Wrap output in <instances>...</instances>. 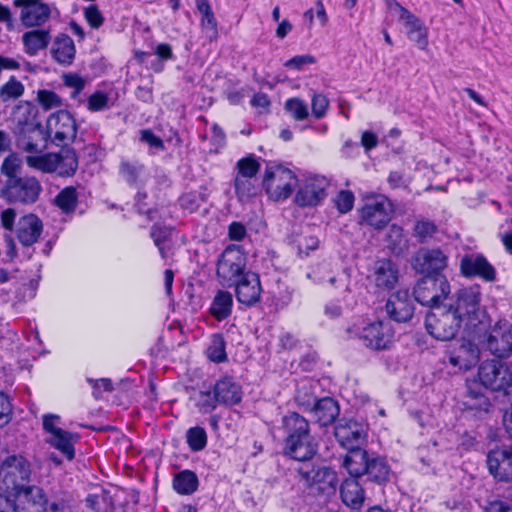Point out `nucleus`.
Segmentation results:
<instances>
[{"instance_id": "obj_1", "label": "nucleus", "mask_w": 512, "mask_h": 512, "mask_svg": "<svg viewBox=\"0 0 512 512\" xmlns=\"http://www.w3.org/2000/svg\"><path fill=\"white\" fill-rule=\"evenodd\" d=\"M481 384L495 391H504V398L510 408L504 410L503 424L512 438V371L499 360L484 361L478 370ZM489 472L500 481L512 479V447L493 449L487 455Z\"/></svg>"}, {"instance_id": "obj_2", "label": "nucleus", "mask_w": 512, "mask_h": 512, "mask_svg": "<svg viewBox=\"0 0 512 512\" xmlns=\"http://www.w3.org/2000/svg\"><path fill=\"white\" fill-rule=\"evenodd\" d=\"M283 427L287 434L284 453L297 461L311 459L317 451V443L310 434L308 421L298 413H289L283 418Z\"/></svg>"}, {"instance_id": "obj_3", "label": "nucleus", "mask_w": 512, "mask_h": 512, "mask_svg": "<svg viewBox=\"0 0 512 512\" xmlns=\"http://www.w3.org/2000/svg\"><path fill=\"white\" fill-rule=\"evenodd\" d=\"M31 464L22 455L8 456L0 466V491L8 495L24 488L31 481Z\"/></svg>"}, {"instance_id": "obj_4", "label": "nucleus", "mask_w": 512, "mask_h": 512, "mask_svg": "<svg viewBox=\"0 0 512 512\" xmlns=\"http://www.w3.org/2000/svg\"><path fill=\"white\" fill-rule=\"evenodd\" d=\"M296 184L297 177L292 170L281 164H267L262 185L271 200H286L292 194Z\"/></svg>"}, {"instance_id": "obj_5", "label": "nucleus", "mask_w": 512, "mask_h": 512, "mask_svg": "<svg viewBox=\"0 0 512 512\" xmlns=\"http://www.w3.org/2000/svg\"><path fill=\"white\" fill-rule=\"evenodd\" d=\"M13 5L19 21L26 28L44 26L60 15L56 4L47 0H14Z\"/></svg>"}, {"instance_id": "obj_6", "label": "nucleus", "mask_w": 512, "mask_h": 512, "mask_svg": "<svg viewBox=\"0 0 512 512\" xmlns=\"http://www.w3.org/2000/svg\"><path fill=\"white\" fill-rule=\"evenodd\" d=\"M247 257L238 245L228 246L217 262V277L223 285H233L245 274Z\"/></svg>"}, {"instance_id": "obj_7", "label": "nucleus", "mask_w": 512, "mask_h": 512, "mask_svg": "<svg viewBox=\"0 0 512 512\" xmlns=\"http://www.w3.org/2000/svg\"><path fill=\"white\" fill-rule=\"evenodd\" d=\"M449 294V282L441 274L426 275L417 282L414 288L415 300L423 306L438 308Z\"/></svg>"}, {"instance_id": "obj_8", "label": "nucleus", "mask_w": 512, "mask_h": 512, "mask_svg": "<svg viewBox=\"0 0 512 512\" xmlns=\"http://www.w3.org/2000/svg\"><path fill=\"white\" fill-rule=\"evenodd\" d=\"M386 13L405 26L408 38L414 42L418 48L422 50L426 49L428 46V30L422 20L402 7L395 0H386Z\"/></svg>"}, {"instance_id": "obj_9", "label": "nucleus", "mask_w": 512, "mask_h": 512, "mask_svg": "<svg viewBox=\"0 0 512 512\" xmlns=\"http://www.w3.org/2000/svg\"><path fill=\"white\" fill-rule=\"evenodd\" d=\"M461 323L462 321L459 314H456L449 308L447 310H442L438 307L437 311L429 313L425 319L427 332L440 341H449L453 339L456 336Z\"/></svg>"}, {"instance_id": "obj_10", "label": "nucleus", "mask_w": 512, "mask_h": 512, "mask_svg": "<svg viewBox=\"0 0 512 512\" xmlns=\"http://www.w3.org/2000/svg\"><path fill=\"white\" fill-rule=\"evenodd\" d=\"M46 128L48 137L57 146L67 145L76 138V121L65 110L52 113L47 119Z\"/></svg>"}, {"instance_id": "obj_11", "label": "nucleus", "mask_w": 512, "mask_h": 512, "mask_svg": "<svg viewBox=\"0 0 512 512\" xmlns=\"http://www.w3.org/2000/svg\"><path fill=\"white\" fill-rule=\"evenodd\" d=\"M329 181L324 176L313 175L306 177L295 195V203L300 207H315L327 196Z\"/></svg>"}, {"instance_id": "obj_12", "label": "nucleus", "mask_w": 512, "mask_h": 512, "mask_svg": "<svg viewBox=\"0 0 512 512\" xmlns=\"http://www.w3.org/2000/svg\"><path fill=\"white\" fill-rule=\"evenodd\" d=\"M40 182L35 177L25 176L6 181L3 193L10 202L34 203L41 192Z\"/></svg>"}, {"instance_id": "obj_13", "label": "nucleus", "mask_w": 512, "mask_h": 512, "mask_svg": "<svg viewBox=\"0 0 512 512\" xmlns=\"http://www.w3.org/2000/svg\"><path fill=\"white\" fill-rule=\"evenodd\" d=\"M492 408L491 402L483 394L482 388L476 381L467 382V393L463 401V413L467 418L482 420L487 417Z\"/></svg>"}, {"instance_id": "obj_14", "label": "nucleus", "mask_w": 512, "mask_h": 512, "mask_svg": "<svg viewBox=\"0 0 512 512\" xmlns=\"http://www.w3.org/2000/svg\"><path fill=\"white\" fill-rule=\"evenodd\" d=\"M460 271L463 276L468 278H480L486 282L496 281V269L480 253H468L460 260Z\"/></svg>"}, {"instance_id": "obj_15", "label": "nucleus", "mask_w": 512, "mask_h": 512, "mask_svg": "<svg viewBox=\"0 0 512 512\" xmlns=\"http://www.w3.org/2000/svg\"><path fill=\"white\" fill-rule=\"evenodd\" d=\"M486 345L496 357L510 356L512 353V324L507 320H499L491 329Z\"/></svg>"}, {"instance_id": "obj_16", "label": "nucleus", "mask_w": 512, "mask_h": 512, "mask_svg": "<svg viewBox=\"0 0 512 512\" xmlns=\"http://www.w3.org/2000/svg\"><path fill=\"white\" fill-rule=\"evenodd\" d=\"M334 435L345 449L359 448L367 436L366 425L353 419H341L335 426Z\"/></svg>"}, {"instance_id": "obj_17", "label": "nucleus", "mask_w": 512, "mask_h": 512, "mask_svg": "<svg viewBox=\"0 0 512 512\" xmlns=\"http://www.w3.org/2000/svg\"><path fill=\"white\" fill-rule=\"evenodd\" d=\"M17 512H45L48 500L42 488L35 485H27L14 492Z\"/></svg>"}, {"instance_id": "obj_18", "label": "nucleus", "mask_w": 512, "mask_h": 512, "mask_svg": "<svg viewBox=\"0 0 512 512\" xmlns=\"http://www.w3.org/2000/svg\"><path fill=\"white\" fill-rule=\"evenodd\" d=\"M300 475L305 483L318 493L330 494L335 491L337 475L329 467L313 466L309 470L301 469Z\"/></svg>"}, {"instance_id": "obj_19", "label": "nucleus", "mask_w": 512, "mask_h": 512, "mask_svg": "<svg viewBox=\"0 0 512 512\" xmlns=\"http://www.w3.org/2000/svg\"><path fill=\"white\" fill-rule=\"evenodd\" d=\"M479 355V348L469 340H462L450 346L447 351L448 363L459 371L474 367L479 361Z\"/></svg>"}, {"instance_id": "obj_20", "label": "nucleus", "mask_w": 512, "mask_h": 512, "mask_svg": "<svg viewBox=\"0 0 512 512\" xmlns=\"http://www.w3.org/2000/svg\"><path fill=\"white\" fill-rule=\"evenodd\" d=\"M413 268L418 273L436 275L447 266V256L440 249H421L413 258Z\"/></svg>"}, {"instance_id": "obj_21", "label": "nucleus", "mask_w": 512, "mask_h": 512, "mask_svg": "<svg viewBox=\"0 0 512 512\" xmlns=\"http://www.w3.org/2000/svg\"><path fill=\"white\" fill-rule=\"evenodd\" d=\"M21 148L28 152L26 156V164L33 169L39 170L44 173H52L59 168V154L58 153H41L37 144L27 142L21 145Z\"/></svg>"}, {"instance_id": "obj_22", "label": "nucleus", "mask_w": 512, "mask_h": 512, "mask_svg": "<svg viewBox=\"0 0 512 512\" xmlns=\"http://www.w3.org/2000/svg\"><path fill=\"white\" fill-rule=\"evenodd\" d=\"M343 466L350 474V478L357 479L366 473L371 475L372 471L377 466V461L375 459H369L367 452L359 447L348 449L343 461Z\"/></svg>"}, {"instance_id": "obj_23", "label": "nucleus", "mask_w": 512, "mask_h": 512, "mask_svg": "<svg viewBox=\"0 0 512 512\" xmlns=\"http://www.w3.org/2000/svg\"><path fill=\"white\" fill-rule=\"evenodd\" d=\"M234 284L236 285V298L240 303L251 306L259 301L261 285L256 273L247 271Z\"/></svg>"}, {"instance_id": "obj_24", "label": "nucleus", "mask_w": 512, "mask_h": 512, "mask_svg": "<svg viewBox=\"0 0 512 512\" xmlns=\"http://www.w3.org/2000/svg\"><path fill=\"white\" fill-rule=\"evenodd\" d=\"M480 293L474 288H464L457 294L455 305H450L449 309L459 314L461 321L465 319L474 320L479 310Z\"/></svg>"}, {"instance_id": "obj_25", "label": "nucleus", "mask_w": 512, "mask_h": 512, "mask_svg": "<svg viewBox=\"0 0 512 512\" xmlns=\"http://www.w3.org/2000/svg\"><path fill=\"white\" fill-rule=\"evenodd\" d=\"M119 176L127 185L136 189H141L150 177L144 164L134 159L121 160Z\"/></svg>"}, {"instance_id": "obj_26", "label": "nucleus", "mask_w": 512, "mask_h": 512, "mask_svg": "<svg viewBox=\"0 0 512 512\" xmlns=\"http://www.w3.org/2000/svg\"><path fill=\"white\" fill-rule=\"evenodd\" d=\"M408 290H399L391 295L386 302V313L397 322H406L413 316Z\"/></svg>"}, {"instance_id": "obj_27", "label": "nucleus", "mask_w": 512, "mask_h": 512, "mask_svg": "<svg viewBox=\"0 0 512 512\" xmlns=\"http://www.w3.org/2000/svg\"><path fill=\"white\" fill-rule=\"evenodd\" d=\"M43 225L41 220L34 214L21 217L16 228V235L24 246H31L39 239Z\"/></svg>"}, {"instance_id": "obj_28", "label": "nucleus", "mask_w": 512, "mask_h": 512, "mask_svg": "<svg viewBox=\"0 0 512 512\" xmlns=\"http://www.w3.org/2000/svg\"><path fill=\"white\" fill-rule=\"evenodd\" d=\"M214 393L219 404L234 405L241 401V387L230 377L219 379L214 385Z\"/></svg>"}, {"instance_id": "obj_29", "label": "nucleus", "mask_w": 512, "mask_h": 512, "mask_svg": "<svg viewBox=\"0 0 512 512\" xmlns=\"http://www.w3.org/2000/svg\"><path fill=\"white\" fill-rule=\"evenodd\" d=\"M51 54L58 63L70 65L76 54L74 41L67 34H58L52 42Z\"/></svg>"}, {"instance_id": "obj_30", "label": "nucleus", "mask_w": 512, "mask_h": 512, "mask_svg": "<svg viewBox=\"0 0 512 512\" xmlns=\"http://www.w3.org/2000/svg\"><path fill=\"white\" fill-rule=\"evenodd\" d=\"M362 222L375 228H381L384 223V198H367L360 214Z\"/></svg>"}, {"instance_id": "obj_31", "label": "nucleus", "mask_w": 512, "mask_h": 512, "mask_svg": "<svg viewBox=\"0 0 512 512\" xmlns=\"http://www.w3.org/2000/svg\"><path fill=\"white\" fill-rule=\"evenodd\" d=\"M78 435L61 429L46 438V442L61 452L68 460L75 456L74 445L78 441Z\"/></svg>"}, {"instance_id": "obj_32", "label": "nucleus", "mask_w": 512, "mask_h": 512, "mask_svg": "<svg viewBox=\"0 0 512 512\" xmlns=\"http://www.w3.org/2000/svg\"><path fill=\"white\" fill-rule=\"evenodd\" d=\"M310 410L321 426L333 423L340 411L337 402L330 397L317 400Z\"/></svg>"}, {"instance_id": "obj_33", "label": "nucleus", "mask_w": 512, "mask_h": 512, "mask_svg": "<svg viewBox=\"0 0 512 512\" xmlns=\"http://www.w3.org/2000/svg\"><path fill=\"white\" fill-rule=\"evenodd\" d=\"M340 495L343 503L352 509H359L365 498L363 488L355 478H347L343 481Z\"/></svg>"}, {"instance_id": "obj_34", "label": "nucleus", "mask_w": 512, "mask_h": 512, "mask_svg": "<svg viewBox=\"0 0 512 512\" xmlns=\"http://www.w3.org/2000/svg\"><path fill=\"white\" fill-rule=\"evenodd\" d=\"M233 308V297L228 291L218 290L212 299L209 313L218 321L227 319Z\"/></svg>"}, {"instance_id": "obj_35", "label": "nucleus", "mask_w": 512, "mask_h": 512, "mask_svg": "<svg viewBox=\"0 0 512 512\" xmlns=\"http://www.w3.org/2000/svg\"><path fill=\"white\" fill-rule=\"evenodd\" d=\"M383 323L382 320L369 321L363 327L360 338L363 340L365 346L373 350H381L384 348L383 344Z\"/></svg>"}, {"instance_id": "obj_36", "label": "nucleus", "mask_w": 512, "mask_h": 512, "mask_svg": "<svg viewBox=\"0 0 512 512\" xmlns=\"http://www.w3.org/2000/svg\"><path fill=\"white\" fill-rule=\"evenodd\" d=\"M50 39V32L44 29L30 30L22 35V42L24 44L25 51L30 55H35L40 50L45 49L48 46Z\"/></svg>"}, {"instance_id": "obj_37", "label": "nucleus", "mask_w": 512, "mask_h": 512, "mask_svg": "<svg viewBox=\"0 0 512 512\" xmlns=\"http://www.w3.org/2000/svg\"><path fill=\"white\" fill-rule=\"evenodd\" d=\"M234 190L240 202H247L259 193L258 179L234 177Z\"/></svg>"}, {"instance_id": "obj_38", "label": "nucleus", "mask_w": 512, "mask_h": 512, "mask_svg": "<svg viewBox=\"0 0 512 512\" xmlns=\"http://www.w3.org/2000/svg\"><path fill=\"white\" fill-rule=\"evenodd\" d=\"M386 248L395 255H400L407 250L408 240L401 227L395 224L389 226L386 231Z\"/></svg>"}, {"instance_id": "obj_39", "label": "nucleus", "mask_w": 512, "mask_h": 512, "mask_svg": "<svg viewBox=\"0 0 512 512\" xmlns=\"http://www.w3.org/2000/svg\"><path fill=\"white\" fill-rule=\"evenodd\" d=\"M198 478L190 470H183L177 473L173 478V488L181 495H190L197 490Z\"/></svg>"}, {"instance_id": "obj_40", "label": "nucleus", "mask_w": 512, "mask_h": 512, "mask_svg": "<svg viewBox=\"0 0 512 512\" xmlns=\"http://www.w3.org/2000/svg\"><path fill=\"white\" fill-rule=\"evenodd\" d=\"M150 235L163 259L170 256L172 246V230L168 227L153 226Z\"/></svg>"}, {"instance_id": "obj_41", "label": "nucleus", "mask_w": 512, "mask_h": 512, "mask_svg": "<svg viewBox=\"0 0 512 512\" xmlns=\"http://www.w3.org/2000/svg\"><path fill=\"white\" fill-rule=\"evenodd\" d=\"M260 163L254 154L239 159L235 165L234 177L257 179Z\"/></svg>"}, {"instance_id": "obj_42", "label": "nucleus", "mask_w": 512, "mask_h": 512, "mask_svg": "<svg viewBox=\"0 0 512 512\" xmlns=\"http://www.w3.org/2000/svg\"><path fill=\"white\" fill-rule=\"evenodd\" d=\"M190 400L202 414L212 412L217 407V403H219L215 393L213 392L212 394L210 391H195L190 396Z\"/></svg>"}, {"instance_id": "obj_43", "label": "nucleus", "mask_w": 512, "mask_h": 512, "mask_svg": "<svg viewBox=\"0 0 512 512\" xmlns=\"http://www.w3.org/2000/svg\"><path fill=\"white\" fill-rule=\"evenodd\" d=\"M226 344L221 334H213L210 344L206 350L207 357L215 363H222L227 360Z\"/></svg>"}, {"instance_id": "obj_44", "label": "nucleus", "mask_w": 512, "mask_h": 512, "mask_svg": "<svg viewBox=\"0 0 512 512\" xmlns=\"http://www.w3.org/2000/svg\"><path fill=\"white\" fill-rule=\"evenodd\" d=\"M207 433L200 426L191 427L186 432V443L191 451H202L207 445Z\"/></svg>"}, {"instance_id": "obj_45", "label": "nucleus", "mask_w": 512, "mask_h": 512, "mask_svg": "<svg viewBox=\"0 0 512 512\" xmlns=\"http://www.w3.org/2000/svg\"><path fill=\"white\" fill-rule=\"evenodd\" d=\"M24 93V85L15 77H11L0 87V99L3 102L15 100Z\"/></svg>"}, {"instance_id": "obj_46", "label": "nucleus", "mask_w": 512, "mask_h": 512, "mask_svg": "<svg viewBox=\"0 0 512 512\" xmlns=\"http://www.w3.org/2000/svg\"><path fill=\"white\" fill-rule=\"evenodd\" d=\"M56 205L65 213L73 211L77 203V192L74 187L64 188L55 198Z\"/></svg>"}, {"instance_id": "obj_47", "label": "nucleus", "mask_w": 512, "mask_h": 512, "mask_svg": "<svg viewBox=\"0 0 512 512\" xmlns=\"http://www.w3.org/2000/svg\"><path fill=\"white\" fill-rule=\"evenodd\" d=\"M78 167L76 153L72 150H66L59 154V168L56 171L62 176H70L75 173Z\"/></svg>"}, {"instance_id": "obj_48", "label": "nucleus", "mask_w": 512, "mask_h": 512, "mask_svg": "<svg viewBox=\"0 0 512 512\" xmlns=\"http://www.w3.org/2000/svg\"><path fill=\"white\" fill-rule=\"evenodd\" d=\"M296 400L299 405L306 409H311L314 403L318 400L314 392L313 384L310 381H303L301 383L297 390Z\"/></svg>"}, {"instance_id": "obj_49", "label": "nucleus", "mask_w": 512, "mask_h": 512, "mask_svg": "<svg viewBox=\"0 0 512 512\" xmlns=\"http://www.w3.org/2000/svg\"><path fill=\"white\" fill-rule=\"evenodd\" d=\"M113 104V101H111L110 96L106 92L98 90L88 98L87 108L92 112H97L109 109Z\"/></svg>"}, {"instance_id": "obj_50", "label": "nucleus", "mask_w": 512, "mask_h": 512, "mask_svg": "<svg viewBox=\"0 0 512 512\" xmlns=\"http://www.w3.org/2000/svg\"><path fill=\"white\" fill-rule=\"evenodd\" d=\"M21 167V158L17 154L12 153L4 159L1 165V172L8 178V180L17 179L19 178L17 174L20 172Z\"/></svg>"}, {"instance_id": "obj_51", "label": "nucleus", "mask_w": 512, "mask_h": 512, "mask_svg": "<svg viewBox=\"0 0 512 512\" xmlns=\"http://www.w3.org/2000/svg\"><path fill=\"white\" fill-rule=\"evenodd\" d=\"M37 100L41 107L45 110H50L62 106L61 97L51 90H39L37 92Z\"/></svg>"}, {"instance_id": "obj_52", "label": "nucleus", "mask_w": 512, "mask_h": 512, "mask_svg": "<svg viewBox=\"0 0 512 512\" xmlns=\"http://www.w3.org/2000/svg\"><path fill=\"white\" fill-rule=\"evenodd\" d=\"M328 282L332 286H334L336 284V282H340L341 284H343L345 286V294L342 298V301L346 308L352 309L356 305V303H357L356 296L352 292L351 288L349 287L348 279L346 276H342L339 278L332 276L328 279Z\"/></svg>"}, {"instance_id": "obj_53", "label": "nucleus", "mask_w": 512, "mask_h": 512, "mask_svg": "<svg viewBox=\"0 0 512 512\" xmlns=\"http://www.w3.org/2000/svg\"><path fill=\"white\" fill-rule=\"evenodd\" d=\"M285 108L296 120H304L308 116L307 106L300 99L292 98L287 100Z\"/></svg>"}, {"instance_id": "obj_54", "label": "nucleus", "mask_w": 512, "mask_h": 512, "mask_svg": "<svg viewBox=\"0 0 512 512\" xmlns=\"http://www.w3.org/2000/svg\"><path fill=\"white\" fill-rule=\"evenodd\" d=\"M436 232V225L430 220H420L416 222L414 226L415 236L419 238L421 242L431 238Z\"/></svg>"}, {"instance_id": "obj_55", "label": "nucleus", "mask_w": 512, "mask_h": 512, "mask_svg": "<svg viewBox=\"0 0 512 512\" xmlns=\"http://www.w3.org/2000/svg\"><path fill=\"white\" fill-rule=\"evenodd\" d=\"M200 25L207 35L213 39L217 36V21L211 9L200 12Z\"/></svg>"}, {"instance_id": "obj_56", "label": "nucleus", "mask_w": 512, "mask_h": 512, "mask_svg": "<svg viewBox=\"0 0 512 512\" xmlns=\"http://www.w3.org/2000/svg\"><path fill=\"white\" fill-rule=\"evenodd\" d=\"M334 203L340 213H347L353 208L354 195L347 190L340 191L335 197Z\"/></svg>"}, {"instance_id": "obj_57", "label": "nucleus", "mask_w": 512, "mask_h": 512, "mask_svg": "<svg viewBox=\"0 0 512 512\" xmlns=\"http://www.w3.org/2000/svg\"><path fill=\"white\" fill-rule=\"evenodd\" d=\"M64 84L73 89L71 97L76 98L85 87V80L80 75L68 73L63 76Z\"/></svg>"}, {"instance_id": "obj_58", "label": "nucleus", "mask_w": 512, "mask_h": 512, "mask_svg": "<svg viewBox=\"0 0 512 512\" xmlns=\"http://www.w3.org/2000/svg\"><path fill=\"white\" fill-rule=\"evenodd\" d=\"M83 13L86 21L92 28L98 29L102 26L104 17L96 5L92 4L84 8Z\"/></svg>"}, {"instance_id": "obj_59", "label": "nucleus", "mask_w": 512, "mask_h": 512, "mask_svg": "<svg viewBox=\"0 0 512 512\" xmlns=\"http://www.w3.org/2000/svg\"><path fill=\"white\" fill-rule=\"evenodd\" d=\"M312 114L316 119L323 118L329 106V101L323 94H314L312 97Z\"/></svg>"}, {"instance_id": "obj_60", "label": "nucleus", "mask_w": 512, "mask_h": 512, "mask_svg": "<svg viewBox=\"0 0 512 512\" xmlns=\"http://www.w3.org/2000/svg\"><path fill=\"white\" fill-rule=\"evenodd\" d=\"M12 416V405L8 396L0 392V428L7 425Z\"/></svg>"}, {"instance_id": "obj_61", "label": "nucleus", "mask_w": 512, "mask_h": 512, "mask_svg": "<svg viewBox=\"0 0 512 512\" xmlns=\"http://www.w3.org/2000/svg\"><path fill=\"white\" fill-rule=\"evenodd\" d=\"M141 141L147 143L151 148L155 149L156 151H162L164 150V143L156 136L151 130L145 129L141 131Z\"/></svg>"}, {"instance_id": "obj_62", "label": "nucleus", "mask_w": 512, "mask_h": 512, "mask_svg": "<svg viewBox=\"0 0 512 512\" xmlns=\"http://www.w3.org/2000/svg\"><path fill=\"white\" fill-rule=\"evenodd\" d=\"M314 63V58L310 55H297L285 62V67L300 70L303 66Z\"/></svg>"}, {"instance_id": "obj_63", "label": "nucleus", "mask_w": 512, "mask_h": 512, "mask_svg": "<svg viewBox=\"0 0 512 512\" xmlns=\"http://www.w3.org/2000/svg\"><path fill=\"white\" fill-rule=\"evenodd\" d=\"M88 382L91 384L93 388V395L95 398H99L102 394V391H111L112 383L109 379L102 378L99 380L88 379Z\"/></svg>"}, {"instance_id": "obj_64", "label": "nucleus", "mask_w": 512, "mask_h": 512, "mask_svg": "<svg viewBox=\"0 0 512 512\" xmlns=\"http://www.w3.org/2000/svg\"><path fill=\"white\" fill-rule=\"evenodd\" d=\"M180 204L182 208L192 213L199 208L200 198L196 194H185L181 197Z\"/></svg>"}]
</instances>
